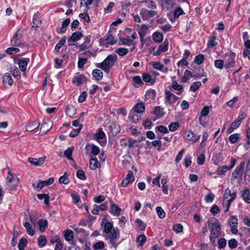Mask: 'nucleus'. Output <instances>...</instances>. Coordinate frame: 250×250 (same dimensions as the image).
Here are the masks:
<instances>
[{"label":"nucleus","instance_id":"nucleus-1","mask_svg":"<svg viewBox=\"0 0 250 250\" xmlns=\"http://www.w3.org/2000/svg\"><path fill=\"white\" fill-rule=\"evenodd\" d=\"M103 231L105 234V239L113 248H116L119 244L120 231L117 228H113V223L107 220L102 224Z\"/></svg>","mask_w":250,"mask_h":250},{"label":"nucleus","instance_id":"nucleus-2","mask_svg":"<svg viewBox=\"0 0 250 250\" xmlns=\"http://www.w3.org/2000/svg\"><path fill=\"white\" fill-rule=\"evenodd\" d=\"M208 225L210 231V241L214 245L216 239L221 234L220 224L217 219L212 217L208 220Z\"/></svg>","mask_w":250,"mask_h":250},{"label":"nucleus","instance_id":"nucleus-3","mask_svg":"<svg viewBox=\"0 0 250 250\" xmlns=\"http://www.w3.org/2000/svg\"><path fill=\"white\" fill-rule=\"evenodd\" d=\"M117 60V56L116 55H109L103 62L98 63L97 66L108 74L109 73L110 69L116 62Z\"/></svg>","mask_w":250,"mask_h":250},{"label":"nucleus","instance_id":"nucleus-4","mask_svg":"<svg viewBox=\"0 0 250 250\" xmlns=\"http://www.w3.org/2000/svg\"><path fill=\"white\" fill-rule=\"evenodd\" d=\"M94 140L96 141L102 146H104L106 143V137L102 128H99L97 132L94 134Z\"/></svg>","mask_w":250,"mask_h":250},{"label":"nucleus","instance_id":"nucleus-5","mask_svg":"<svg viewBox=\"0 0 250 250\" xmlns=\"http://www.w3.org/2000/svg\"><path fill=\"white\" fill-rule=\"evenodd\" d=\"M54 181V178L51 177L46 181L39 180L37 183H33L32 186L38 191H40L43 187L51 185Z\"/></svg>","mask_w":250,"mask_h":250},{"label":"nucleus","instance_id":"nucleus-6","mask_svg":"<svg viewBox=\"0 0 250 250\" xmlns=\"http://www.w3.org/2000/svg\"><path fill=\"white\" fill-rule=\"evenodd\" d=\"M245 163L244 161L241 162L239 165H238L232 174V178L236 179L241 178L243 174L244 168Z\"/></svg>","mask_w":250,"mask_h":250},{"label":"nucleus","instance_id":"nucleus-7","mask_svg":"<svg viewBox=\"0 0 250 250\" xmlns=\"http://www.w3.org/2000/svg\"><path fill=\"white\" fill-rule=\"evenodd\" d=\"M235 54L234 53H230L226 58L225 62V68L229 69L234 67L235 61Z\"/></svg>","mask_w":250,"mask_h":250},{"label":"nucleus","instance_id":"nucleus-8","mask_svg":"<svg viewBox=\"0 0 250 250\" xmlns=\"http://www.w3.org/2000/svg\"><path fill=\"white\" fill-rule=\"evenodd\" d=\"M165 104L167 105L174 104L178 98L167 90L165 91Z\"/></svg>","mask_w":250,"mask_h":250},{"label":"nucleus","instance_id":"nucleus-9","mask_svg":"<svg viewBox=\"0 0 250 250\" xmlns=\"http://www.w3.org/2000/svg\"><path fill=\"white\" fill-rule=\"evenodd\" d=\"M14 183L15 184H19L20 180L19 178L16 176V175L12 173L10 169H9L7 173V176L6 179L5 185H7L9 187L10 183Z\"/></svg>","mask_w":250,"mask_h":250},{"label":"nucleus","instance_id":"nucleus-10","mask_svg":"<svg viewBox=\"0 0 250 250\" xmlns=\"http://www.w3.org/2000/svg\"><path fill=\"white\" fill-rule=\"evenodd\" d=\"M201 135H196L191 130H186L184 134V138L192 143L197 142L200 138Z\"/></svg>","mask_w":250,"mask_h":250},{"label":"nucleus","instance_id":"nucleus-11","mask_svg":"<svg viewBox=\"0 0 250 250\" xmlns=\"http://www.w3.org/2000/svg\"><path fill=\"white\" fill-rule=\"evenodd\" d=\"M140 14L144 20H148L154 17L156 15L157 12L154 10H149L146 9H142Z\"/></svg>","mask_w":250,"mask_h":250},{"label":"nucleus","instance_id":"nucleus-12","mask_svg":"<svg viewBox=\"0 0 250 250\" xmlns=\"http://www.w3.org/2000/svg\"><path fill=\"white\" fill-rule=\"evenodd\" d=\"M245 118V115L242 114L239 115L237 119L233 122L230 126L228 128V131L229 133H231L233 131V130L236 128H237L239 125H240L241 121Z\"/></svg>","mask_w":250,"mask_h":250},{"label":"nucleus","instance_id":"nucleus-13","mask_svg":"<svg viewBox=\"0 0 250 250\" xmlns=\"http://www.w3.org/2000/svg\"><path fill=\"white\" fill-rule=\"evenodd\" d=\"M135 180V177L131 171H129L126 177L121 182V186L123 187H127L129 184L133 183Z\"/></svg>","mask_w":250,"mask_h":250},{"label":"nucleus","instance_id":"nucleus-14","mask_svg":"<svg viewBox=\"0 0 250 250\" xmlns=\"http://www.w3.org/2000/svg\"><path fill=\"white\" fill-rule=\"evenodd\" d=\"M137 141L132 139L126 140L125 139H121L120 141V144L122 146L124 147H128L130 148L137 147L138 145L136 144Z\"/></svg>","mask_w":250,"mask_h":250},{"label":"nucleus","instance_id":"nucleus-15","mask_svg":"<svg viewBox=\"0 0 250 250\" xmlns=\"http://www.w3.org/2000/svg\"><path fill=\"white\" fill-rule=\"evenodd\" d=\"M22 36V32L18 30L13 35L11 40V44L13 46H19L21 44L20 39Z\"/></svg>","mask_w":250,"mask_h":250},{"label":"nucleus","instance_id":"nucleus-16","mask_svg":"<svg viewBox=\"0 0 250 250\" xmlns=\"http://www.w3.org/2000/svg\"><path fill=\"white\" fill-rule=\"evenodd\" d=\"M110 212L113 215L119 216L121 212V208L116 204H114L113 202L110 201Z\"/></svg>","mask_w":250,"mask_h":250},{"label":"nucleus","instance_id":"nucleus-17","mask_svg":"<svg viewBox=\"0 0 250 250\" xmlns=\"http://www.w3.org/2000/svg\"><path fill=\"white\" fill-rule=\"evenodd\" d=\"M153 68L156 70H159L164 73H167L168 71V68L165 67L164 65L160 62H152Z\"/></svg>","mask_w":250,"mask_h":250},{"label":"nucleus","instance_id":"nucleus-18","mask_svg":"<svg viewBox=\"0 0 250 250\" xmlns=\"http://www.w3.org/2000/svg\"><path fill=\"white\" fill-rule=\"evenodd\" d=\"M29 62V59L28 58H24L18 61V64L20 69L22 72H25L27 64Z\"/></svg>","mask_w":250,"mask_h":250},{"label":"nucleus","instance_id":"nucleus-19","mask_svg":"<svg viewBox=\"0 0 250 250\" xmlns=\"http://www.w3.org/2000/svg\"><path fill=\"white\" fill-rule=\"evenodd\" d=\"M176 0H161V5L163 9L170 10L175 5Z\"/></svg>","mask_w":250,"mask_h":250},{"label":"nucleus","instance_id":"nucleus-20","mask_svg":"<svg viewBox=\"0 0 250 250\" xmlns=\"http://www.w3.org/2000/svg\"><path fill=\"white\" fill-rule=\"evenodd\" d=\"M46 157L45 156L41 157L39 159L29 158L28 161L31 164L34 166H40L43 164L44 162Z\"/></svg>","mask_w":250,"mask_h":250},{"label":"nucleus","instance_id":"nucleus-21","mask_svg":"<svg viewBox=\"0 0 250 250\" xmlns=\"http://www.w3.org/2000/svg\"><path fill=\"white\" fill-rule=\"evenodd\" d=\"M100 167L101 163L98 161L96 157L91 156L89 163V167L90 169L94 170Z\"/></svg>","mask_w":250,"mask_h":250},{"label":"nucleus","instance_id":"nucleus-22","mask_svg":"<svg viewBox=\"0 0 250 250\" xmlns=\"http://www.w3.org/2000/svg\"><path fill=\"white\" fill-rule=\"evenodd\" d=\"M120 131V127L115 123L111 124L109 127V132L112 136H115Z\"/></svg>","mask_w":250,"mask_h":250},{"label":"nucleus","instance_id":"nucleus-23","mask_svg":"<svg viewBox=\"0 0 250 250\" xmlns=\"http://www.w3.org/2000/svg\"><path fill=\"white\" fill-rule=\"evenodd\" d=\"M156 91L153 89H149L146 93L145 101L150 102L155 99Z\"/></svg>","mask_w":250,"mask_h":250},{"label":"nucleus","instance_id":"nucleus-24","mask_svg":"<svg viewBox=\"0 0 250 250\" xmlns=\"http://www.w3.org/2000/svg\"><path fill=\"white\" fill-rule=\"evenodd\" d=\"M83 36L82 33L80 32H75L73 33L71 37L68 40V45H71L70 42H76L79 40Z\"/></svg>","mask_w":250,"mask_h":250},{"label":"nucleus","instance_id":"nucleus-25","mask_svg":"<svg viewBox=\"0 0 250 250\" xmlns=\"http://www.w3.org/2000/svg\"><path fill=\"white\" fill-rule=\"evenodd\" d=\"M3 83L4 85L11 86L13 83V81L10 75L8 73H5L2 77Z\"/></svg>","mask_w":250,"mask_h":250},{"label":"nucleus","instance_id":"nucleus-26","mask_svg":"<svg viewBox=\"0 0 250 250\" xmlns=\"http://www.w3.org/2000/svg\"><path fill=\"white\" fill-rule=\"evenodd\" d=\"M70 20L69 18L65 19L62 22V26L60 29H57V32L59 34H63L66 31V28L69 24Z\"/></svg>","mask_w":250,"mask_h":250},{"label":"nucleus","instance_id":"nucleus-27","mask_svg":"<svg viewBox=\"0 0 250 250\" xmlns=\"http://www.w3.org/2000/svg\"><path fill=\"white\" fill-rule=\"evenodd\" d=\"M86 79L84 76L80 75L74 77L73 83L77 85H79L86 82Z\"/></svg>","mask_w":250,"mask_h":250},{"label":"nucleus","instance_id":"nucleus-28","mask_svg":"<svg viewBox=\"0 0 250 250\" xmlns=\"http://www.w3.org/2000/svg\"><path fill=\"white\" fill-rule=\"evenodd\" d=\"M241 196L247 203H250V191L248 188H245L241 191Z\"/></svg>","mask_w":250,"mask_h":250},{"label":"nucleus","instance_id":"nucleus-29","mask_svg":"<svg viewBox=\"0 0 250 250\" xmlns=\"http://www.w3.org/2000/svg\"><path fill=\"white\" fill-rule=\"evenodd\" d=\"M174 90H177L176 94L180 95L183 91L184 88L182 85L179 84L176 81H173L171 85Z\"/></svg>","mask_w":250,"mask_h":250},{"label":"nucleus","instance_id":"nucleus-30","mask_svg":"<svg viewBox=\"0 0 250 250\" xmlns=\"http://www.w3.org/2000/svg\"><path fill=\"white\" fill-rule=\"evenodd\" d=\"M23 225L25 228L28 234L30 236H33L35 234V229L32 227V225L30 223L25 222L23 223Z\"/></svg>","mask_w":250,"mask_h":250},{"label":"nucleus","instance_id":"nucleus-31","mask_svg":"<svg viewBox=\"0 0 250 250\" xmlns=\"http://www.w3.org/2000/svg\"><path fill=\"white\" fill-rule=\"evenodd\" d=\"M67 116L72 117L76 113V109L72 105H68L65 110Z\"/></svg>","mask_w":250,"mask_h":250},{"label":"nucleus","instance_id":"nucleus-32","mask_svg":"<svg viewBox=\"0 0 250 250\" xmlns=\"http://www.w3.org/2000/svg\"><path fill=\"white\" fill-rule=\"evenodd\" d=\"M65 240L66 241H70L73 240L74 236L73 231L70 229H67L63 231V233Z\"/></svg>","mask_w":250,"mask_h":250},{"label":"nucleus","instance_id":"nucleus-33","mask_svg":"<svg viewBox=\"0 0 250 250\" xmlns=\"http://www.w3.org/2000/svg\"><path fill=\"white\" fill-rule=\"evenodd\" d=\"M143 80L149 85H153L155 81L148 73H145L143 75Z\"/></svg>","mask_w":250,"mask_h":250},{"label":"nucleus","instance_id":"nucleus-34","mask_svg":"<svg viewBox=\"0 0 250 250\" xmlns=\"http://www.w3.org/2000/svg\"><path fill=\"white\" fill-rule=\"evenodd\" d=\"M133 109L137 113H142L145 110V105L143 103H138L135 104Z\"/></svg>","mask_w":250,"mask_h":250},{"label":"nucleus","instance_id":"nucleus-35","mask_svg":"<svg viewBox=\"0 0 250 250\" xmlns=\"http://www.w3.org/2000/svg\"><path fill=\"white\" fill-rule=\"evenodd\" d=\"M38 224L40 231L43 232L45 231L46 227L47 226L48 222L45 219H41L38 221Z\"/></svg>","mask_w":250,"mask_h":250},{"label":"nucleus","instance_id":"nucleus-36","mask_svg":"<svg viewBox=\"0 0 250 250\" xmlns=\"http://www.w3.org/2000/svg\"><path fill=\"white\" fill-rule=\"evenodd\" d=\"M210 107L208 106H205L201 111V116L199 117V122L201 125H203L204 124L202 122L201 117L207 116L209 112Z\"/></svg>","mask_w":250,"mask_h":250},{"label":"nucleus","instance_id":"nucleus-37","mask_svg":"<svg viewBox=\"0 0 250 250\" xmlns=\"http://www.w3.org/2000/svg\"><path fill=\"white\" fill-rule=\"evenodd\" d=\"M193 77V73L190 71L187 70L184 72V75L182 78V82L183 83H187Z\"/></svg>","mask_w":250,"mask_h":250},{"label":"nucleus","instance_id":"nucleus-38","mask_svg":"<svg viewBox=\"0 0 250 250\" xmlns=\"http://www.w3.org/2000/svg\"><path fill=\"white\" fill-rule=\"evenodd\" d=\"M119 42L123 45L131 46L134 42L133 40L127 38H120Z\"/></svg>","mask_w":250,"mask_h":250},{"label":"nucleus","instance_id":"nucleus-39","mask_svg":"<svg viewBox=\"0 0 250 250\" xmlns=\"http://www.w3.org/2000/svg\"><path fill=\"white\" fill-rule=\"evenodd\" d=\"M167 180L166 178H163L161 180V184H162V190L163 193L167 195L168 193V186L167 185Z\"/></svg>","mask_w":250,"mask_h":250},{"label":"nucleus","instance_id":"nucleus-40","mask_svg":"<svg viewBox=\"0 0 250 250\" xmlns=\"http://www.w3.org/2000/svg\"><path fill=\"white\" fill-rule=\"evenodd\" d=\"M69 174L65 172L62 176L60 177L59 179V182L64 185L68 184L69 183Z\"/></svg>","mask_w":250,"mask_h":250},{"label":"nucleus","instance_id":"nucleus-41","mask_svg":"<svg viewBox=\"0 0 250 250\" xmlns=\"http://www.w3.org/2000/svg\"><path fill=\"white\" fill-rule=\"evenodd\" d=\"M105 247V244L103 241H99L93 244V248L94 250H102Z\"/></svg>","mask_w":250,"mask_h":250},{"label":"nucleus","instance_id":"nucleus-42","mask_svg":"<svg viewBox=\"0 0 250 250\" xmlns=\"http://www.w3.org/2000/svg\"><path fill=\"white\" fill-rule=\"evenodd\" d=\"M153 40L157 42H161L163 39V36L159 32H156L152 34Z\"/></svg>","mask_w":250,"mask_h":250},{"label":"nucleus","instance_id":"nucleus-43","mask_svg":"<svg viewBox=\"0 0 250 250\" xmlns=\"http://www.w3.org/2000/svg\"><path fill=\"white\" fill-rule=\"evenodd\" d=\"M216 38V37L214 36L210 37L207 43V46L208 48H212L217 45V42L215 41Z\"/></svg>","mask_w":250,"mask_h":250},{"label":"nucleus","instance_id":"nucleus-44","mask_svg":"<svg viewBox=\"0 0 250 250\" xmlns=\"http://www.w3.org/2000/svg\"><path fill=\"white\" fill-rule=\"evenodd\" d=\"M38 198L40 200H44V203L47 206H48L49 203V196L47 194H37Z\"/></svg>","mask_w":250,"mask_h":250},{"label":"nucleus","instance_id":"nucleus-45","mask_svg":"<svg viewBox=\"0 0 250 250\" xmlns=\"http://www.w3.org/2000/svg\"><path fill=\"white\" fill-rule=\"evenodd\" d=\"M93 76L97 80H100L103 77V72L99 69H95L92 72Z\"/></svg>","mask_w":250,"mask_h":250},{"label":"nucleus","instance_id":"nucleus-46","mask_svg":"<svg viewBox=\"0 0 250 250\" xmlns=\"http://www.w3.org/2000/svg\"><path fill=\"white\" fill-rule=\"evenodd\" d=\"M90 147L91 149L90 157H96V156L100 152L99 147L94 145H92Z\"/></svg>","mask_w":250,"mask_h":250},{"label":"nucleus","instance_id":"nucleus-47","mask_svg":"<svg viewBox=\"0 0 250 250\" xmlns=\"http://www.w3.org/2000/svg\"><path fill=\"white\" fill-rule=\"evenodd\" d=\"M128 52V49L124 47H120L116 50V53L120 56L123 57L126 55Z\"/></svg>","mask_w":250,"mask_h":250},{"label":"nucleus","instance_id":"nucleus-48","mask_svg":"<svg viewBox=\"0 0 250 250\" xmlns=\"http://www.w3.org/2000/svg\"><path fill=\"white\" fill-rule=\"evenodd\" d=\"M105 41L107 43L110 44H113L116 42L114 36L109 33L107 34Z\"/></svg>","mask_w":250,"mask_h":250},{"label":"nucleus","instance_id":"nucleus-49","mask_svg":"<svg viewBox=\"0 0 250 250\" xmlns=\"http://www.w3.org/2000/svg\"><path fill=\"white\" fill-rule=\"evenodd\" d=\"M46 242H47V240L44 236L41 235L38 238V243L39 246L40 248H42V247H44L46 245Z\"/></svg>","mask_w":250,"mask_h":250},{"label":"nucleus","instance_id":"nucleus-50","mask_svg":"<svg viewBox=\"0 0 250 250\" xmlns=\"http://www.w3.org/2000/svg\"><path fill=\"white\" fill-rule=\"evenodd\" d=\"M53 123L51 121H48L43 123L41 126V129H42L43 131H46L49 130L52 126Z\"/></svg>","mask_w":250,"mask_h":250},{"label":"nucleus","instance_id":"nucleus-51","mask_svg":"<svg viewBox=\"0 0 250 250\" xmlns=\"http://www.w3.org/2000/svg\"><path fill=\"white\" fill-rule=\"evenodd\" d=\"M146 241V237L145 235L142 234L138 236L137 241L140 246H142Z\"/></svg>","mask_w":250,"mask_h":250},{"label":"nucleus","instance_id":"nucleus-52","mask_svg":"<svg viewBox=\"0 0 250 250\" xmlns=\"http://www.w3.org/2000/svg\"><path fill=\"white\" fill-rule=\"evenodd\" d=\"M215 198V195L211 193H208L205 197V200L207 203H212Z\"/></svg>","mask_w":250,"mask_h":250},{"label":"nucleus","instance_id":"nucleus-53","mask_svg":"<svg viewBox=\"0 0 250 250\" xmlns=\"http://www.w3.org/2000/svg\"><path fill=\"white\" fill-rule=\"evenodd\" d=\"M168 41L167 40H165L163 44L160 45L159 49L162 52H165L168 50Z\"/></svg>","mask_w":250,"mask_h":250},{"label":"nucleus","instance_id":"nucleus-54","mask_svg":"<svg viewBox=\"0 0 250 250\" xmlns=\"http://www.w3.org/2000/svg\"><path fill=\"white\" fill-rule=\"evenodd\" d=\"M19 184H15L14 183L11 182L9 184V186H10L9 187L8 186H7V185H5V189L10 192L15 191L17 190V188Z\"/></svg>","mask_w":250,"mask_h":250},{"label":"nucleus","instance_id":"nucleus-55","mask_svg":"<svg viewBox=\"0 0 250 250\" xmlns=\"http://www.w3.org/2000/svg\"><path fill=\"white\" fill-rule=\"evenodd\" d=\"M215 66L218 69H222L225 67V62L222 60H217L214 61Z\"/></svg>","mask_w":250,"mask_h":250},{"label":"nucleus","instance_id":"nucleus-56","mask_svg":"<svg viewBox=\"0 0 250 250\" xmlns=\"http://www.w3.org/2000/svg\"><path fill=\"white\" fill-rule=\"evenodd\" d=\"M27 240L24 238L20 239L18 244V248L20 250H24V248L26 246Z\"/></svg>","mask_w":250,"mask_h":250},{"label":"nucleus","instance_id":"nucleus-57","mask_svg":"<svg viewBox=\"0 0 250 250\" xmlns=\"http://www.w3.org/2000/svg\"><path fill=\"white\" fill-rule=\"evenodd\" d=\"M148 27L146 25L143 24L139 30V34L141 37H143L146 33Z\"/></svg>","mask_w":250,"mask_h":250},{"label":"nucleus","instance_id":"nucleus-58","mask_svg":"<svg viewBox=\"0 0 250 250\" xmlns=\"http://www.w3.org/2000/svg\"><path fill=\"white\" fill-rule=\"evenodd\" d=\"M39 123L37 122L30 123L26 126V130L27 131H32L37 128L39 126Z\"/></svg>","mask_w":250,"mask_h":250},{"label":"nucleus","instance_id":"nucleus-59","mask_svg":"<svg viewBox=\"0 0 250 250\" xmlns=\"http://www.w3.org/2000/svg\"><path fill=\"white\" fill-rule=\"evenodd\" d=\"M229 167L227 166H223L218 168L217 170V174L219 175H221L225 173L229 170Z\"/></svg>","mask_w":250,"mask_h":250},{"label":"nucleus","instance_id":"nucleus-60","mask_svg":"<svg viewBox=\"0 0 250 250\" xmlns=\"http://www.w3.org/2000/svg\"><path fill=\"white\" fill-rule=\"evenodd\" d=\"M158 216L161 219L164 218L166 216V213L164 209L160 207H158L156 208Z\"/></svg>","mask_w":250,"mask_h":250},{"label":"nucleus","instance_id":"nucleus-61","mask_svg":"<svg viewBox=\"0 0 250 250\" xmlns=\"http://www.w3.org/2000/svg\"><path fill=\"white\" fill-rule=\"evenodd\" d=\"M73 149V147H69L64 151V155L68 160H72V154Z\"/></svg>","mask_w":250,"mask_h":250},{"label":"nucleus","instance_id":"nucleus-62","mask_svg":"<svg viewBox=\"0 0 250 250\" xmlns=\"http://www.w3.org/2000/svg\"><path fill=\"white\" fill-rule=\"evenodd\" d=\"M239 138V135L237 133L231 134L229 137V140L231 144L236 143Z\"/></svg>","mask_w":250,"mask_h":250},{"label":"nucleus","instance_id":"nucleus-63","mask_svg":"<svg viewBox=\"0 0 250 250\" xmlns=\"http://www.w3.org/2000/svg\"><path fill=\"white\" fill-rule=\"evenodd\" d=\"M204 56L203 54H200L195 57L194 62L197 64H200L203 62Z\"/></svg>","mask_w":250,"mask_h":250},{"label":"nucleus","instance_id":"nucleus-64","mask_svg":"<svg viewBox=\"0 0 250 250\" xmlns=\"http://www.w3.org/2000/svg\"><path fill=\"white\" fill-rule=\"evenodd\" d=\"M173 230L176 233H180V232H182L183 230V227L180 224H176L173 226Z\"/></svg>","mask_w":250,"mask_h":250}]
</instances>
